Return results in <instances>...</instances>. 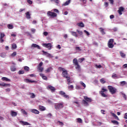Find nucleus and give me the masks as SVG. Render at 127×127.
<instances>
[{
	"instance_id": "57",
	"label": "nucleus",
	"mask_w": 127,
	"mask_h": 127,
	"mask_svg": "<svg viewBox=\"0 0 127 127\" xmlns=\"http://www.w3.org/2000/svg\"><path fill=\"white\" fill-rule=\"evenodd\" d=\"M109 1H110V3H111V4H114V0H109Z\"/></svg>"
},
{
	"instance_id": "4",
	"label": "nucleus",
	"mask_w": 127,
	"mask_h": 127,
	"mask_svg": "<svg viewBox=\"0 0 127 127\" xmlns=\"http://www.w3.org/2000/svg\"><path fill=\"white\" fill-rule=\"evenodd\" d=\"M64 108V103L60 102L55 104V108L57 111H60Z\"/></svg>"
},
{
	"instance_id": "62",
	"label": "nucleus",
	"mask_w": 127,
	"mask_h": 127,
	"mask_svg": "<svg viewBox=\"0 0 127 127\" xmlns=\"http://www.w3.org/2000/svg\"><path fill=\"white\" fill-rule=\"evenodd\" d=\"M124 119H125V120H127V113L125 114Z\"/></svg>"
},
{
	"instance_id": "17",
	"label": "nucleus",
	"mask_w": 127,
	"mask_h": 127,
	"mask_svg": "<svg viewBox=\"0 0 127 127\" xmlns=\"http://www.w3.org/2000/svg\"><path fill=\"white\" fill-rule=\"evenodd\" d=\"M32 47H34V48H37V49H41L40 46L36 44H32Z\"/></svg>"
},
{
	"instance_id": "22",
	"label": "nucleus",
	"mask_w": 127,
	"mask_h": 127,
	"mask_svg": "<svg viewBox=\"0 0 127 127\" xmlns=\"http://www.w3.org/2000/svg\"><path fill=\"white\" fill-rule=\"evenodd\" d=\"M26 17L27 19H30L31 18V17L30 16V14L29 13V12H27L26 13Z\"/></svg>"
},
{
	"instance_id": "21",
	"label": "nucleus",
	"mask_w": 127,
	"mask_h": 127,
	"mask_svg": "<svg viewBox=\"0 0 127 127\" xmlns=\"http://www.w3.org/2000/svg\"><path fill=\"white\" fill-rule=\"evenodd\" d=\"M2 81H6V82H10V79H8L7 77H3L1 78Z\"/></svg>"
},
{
	"instance_id": "47",
	"label": "nucleus",
	"mask_w": 127,
	"mask_h": 127,
	"mask_svg": "<svg viewBox=\"0 0 127 127\" xmlns=\"http://www.w3.org/2000/svg\"><path fill=\"white\" fill-rule=\"evenodd\" d=\"M16 44H13L12 45V48H13V49H16Z\"/></svg>"
},
{
	"instance_id": "41",
	"label": "nucleus",
	"mask_w": 127,
	"mask_h": 127,
	"mask_svg": "<svg viewBox=\"0 0 127 127\" xmlns=\"http://www.w3.org/2000/svg\"><path fill=\"white\" fill-rule=\"evenodd\" d=\"M44 68L42 67H38V70H39V72H42L44 70Z\"/></svg>"
},
{
	"instance_id": "31",
	"label": "nucleus",
	"mask_w": 127,
	"mask_h": 127,
	"mask_svg": "<svg viewBox=\"0 0 127 127\" xmlns=\"http://www.w3.org/2000/svg\"><path fill=\"white\" fill-rule=\"evenodd\" d=\"M29 95H31L30 98L32 99H34V98H35V94H34L33 93H30Z\"/></svg>"
},
{
	"instance_id": "56",
	"label": "nucleus",
	"mask_w": 127,
	"mask_h": 127,
	"mask_svg": "<svg viewBox=\"0 0 127 127\" xmlns=\"http://www.w3.org/2000/svg\"><path fill=\"white\" fill-rule=\"evenodd\" d=\"M4 87H10V84H9V83H5Z\"/></svg>"
},
{
	"instance_id": "28",
	"label": "nucleus",
	"mask_w": 127,
	"mask_h": 127,
	"mask_svg": "<svg viewBox=\"0 0 127 127\" xmlns=\"http://www.w3.org/2000/svg\"><path fill=\"white\" fill-rule=\"evenodd\" d=\"M7 28L8 29H12L13 28V25L10 24H8L7 25Z\"/></svg>"
},
{
	"instance_id": "49",
	"label": "nucleus",
	"mask_w": 127,
	"mask_h": 127,
	"mask_svg": "<svg viewBox=\"0 0 127 127\" xmlns=\"http://www.w3.org/2000/svg\"><path fill=\"white\" fill-rule=\"evenodd\" d=\"M47 57H51V58H53V56L51 55V54L48 53L46 55Z\"/></svg>"
},
{
	"instance_id": "33",
	"label": "nucleus",
	"mask_w": 127,
	"mask_h": 127,
	"mask_svg": "<svg viewBox=\"0 0 127 127\" xmlns=\"http://www.w3.org/2000/svg\"><path fill=\"white\" fill-rule=\"evenodd\" d=\"M111 123H112V124H114L115 125H117V126H119V122H118L117 121H111Z\"/></svg>"
},
{
	"instance_id": "10",
	"label": "nucleus",
	"mask_w": 127,
	"mask_h": 127,
	"mask_svg": "<svg viewBox=\"0 0 127 127\" xmlns=\"http://www.w3.org/2000/svg\"><path fill=\"white\" fill-rule=\"evenodd\" d=\"M59 94L61 95V96H63L64 98H65V99H69V95L66 94L64 91H61L59 92Z\"/></svg>"
},
{
	"instance_id": "44",
	"label": "nucleus",
	"mask_w": 127,
	"mask_h": 127,
	"mask_svg": "<svg viewBox=\"0 0 127 127\" xmlns=\"http://www.w3.org/2000/svg\"><path fill=\"white\" fill-rule=\"evenodd\" d=\"M5 36V34L4 33H0V38H3Z\"/></svg>"
},
{
	"instance_id": "42",
	"label": "nucleus",
	"mask_w": 127,
	"mask_h": 127,
	"mask_svg": "<svg viewBox=\"0 0 127 127\" xmlns=\"http://www.w3.org/2000/svg\"><path fill=\"white\" fill-rule=\"evenodd\" d=\"M21 112H22V113L23 114V115H27V112H26V111H25V110H24V109H22Z\"/></svg>"
},
{
	"instance_id": "2",
	"label": "nucleus",
	"mask_w": 127,
	"mask_h": 127,
	"mask_svg": "<svg viewBox=\"0 0 127 127\" xmlns=\"http://www.w3.org/2000/svg\"><path fill=\"white\" fill-rule=\"evenodd\" d=\"M83 98L84 99L82 100V103L84 105V106L88 107V106H89V103H91L92 102V99L88 97L87 96H84Z\"/></svg>"
},
{
	"instance_id": "9",
	"label": "nucleus",
	"mask_w": 127,
	"mask_h": 127,
	"mask_svg": "<svg viewBox=\"0 0 127 127\" xmlns=\"http://www.w3.org/2000/svg\"><path fill=\"white\" fill-rule=\"evenodd\" d=\"M42 46L48 48L49 50H51V48H52V45L51 44V43L43 44Z\"/></svg>"
},
{
	"instance_id": "19",
	"label": "nucleus",
	"mask_w": 127,
	"mask_h": 127,
	"mask_svg": "<svg viewBox=\"0 0 127 127\" xmlns=\"http://www.w3.org/2000/svg\"><path fill=\"white\" fill-rule=\"evenodd\" d=\"M99 29L100 30V32L102 33V35H105V34H106V32H105L104 28L100 27Z\"/></svg>"
},
{
	"instance_id": "15",
	"label": "nucleus",
	"mask_w": 127,
	"mask_h": 127,
	"mask_svg": "<svg viewBox=\"0 0 127 127\" xmlns=\"http://www.w3.org/2000/svg\"><path fill=\"white\" fill-rule=\"evenodd\" d=\"M25 82H26V83H37V81L35 80H30V79L28 78L25 79Z\"/></svg>"
},
{
	"instance_id": "46",
	"label": "nucleus",
	"mask_w": 127,
	"mask_h": 127,
	"mask_svg": "<svg viewBox=\"0 0 127 127\" xmlns=\"http://www.w3.org/2000/svg\"><path fill=\"white\" fill-rule=\"evenodd\" d=\"M122 95L123 96V97L125 99V100H127V95H126V94L122 93Z\"/></svg>"
},
{
	"instance_id": "23",
	"label": "nucleus",
	"mask_w": 127,
	"mask_h": 127,
	"mask_svg": "<svg viewBox=\"0 0 127 127\" xmlns=\"http://www.w3.org/2000/svg\"><path fill=\"white\" fill-rule=\"evenodd\" d=\"M77 25H78V26H79V27H84V23H83V22L77 23Z\"/></svg>"
},
{
	"instance_id": "11",
	"label": "nucleus",
	"mask_w": 127,
	"mask_h": 127,
	"mask_svg": "<svg viewBox=\"0 0 127 127\" xmlns=\"http://www.w3.org/2000/svg\"><path fill=\"white\" fill-rule=\"evenodd\" d=\"M117 11L119 15H122V14H123V12L125 11V8L123 6H121L119 8V9Z\"/></svg>"
},
{
	"instance_id": "25",
	"label": "nucleus",
	"mask_w": 127,
	"mask_h": 127,
	"mask_svg": "<svg viewBox=\"0 0 127 127\" xmlns=\"http://www.w3.org/2000/svg\"><path fill=\"white\" fill-rule=\"evenodd\" d=\"M70 33L73 36H75V37H78V35L77 34V32H74V31H71Z\"/></svg>"
},
{
	"instance_id": "12",
	"label": "nucleus",
	"mask_w": 127,
	"mask_h": 127,
	"mask_svg": "<svg viewBox=\"0 0 127 127\" xmlns=\"http://www.w3.org/2000/svg\"><path fill=\"white\" fill-rule=\"evenodd\" d=\"M47 89L49 90H50V91L52 92V93H54L55 91H56V88L55 87L51 86V85H48L47 86Z\"/></svg>"
},
{
	"instance_id": "58",
	"label": "nucleus",
	"mask_w": 127,
	"mask_h": 127,
	"mask_svg": "<svg viewBox=\"0 0 127 127\" xmlns=\"http://www.w3.org/2000/svg\"><path fill=\"white\" fill-rule=\"evenodd\" d=\"M4 85H5L4 82H2V83L0 82V86H1V87H4Z\"/></svg>"
},
{
	"instance_id": "20",
	"label": "nucleus",
	"mask_w": 127,
	"mask_h": 127,
	"mask_svg": "<svg viewBox=\"0 0 127 127\" xmlns=\"http://www.w3.org/2000/svg\"><path fill=\"white\" fill-rule=\"evenodd\" d=\"M11 116L12 117H16L17 116V113L13 111H11Z\"/></svg>"
},
{
	"instance_id": "6",
	"label": "nucleus",
	"mask_w": 127,
	"mask_h": 127,
	"mask_svg": "<svg viewBox=\"0 0 127 127\" xmlns=\"http://www.w3.org/2000/svg\"><path fill=\"white\" fill-rule=\"evenodd\" d=\"M107 91H108L107 89L105 88V87H102L101 88V91L99 92V93L100 94V95H101L102 97H103V98H107V97H108V95H107L104 93L105 92H107Z\"/></svg>"
},
{
	"instance_id": "35",
	"label": "nucleus",
	"mask_w": 127,
	"mask_h": 127,
	"mask_svg": "<svg viewBox=\"0 0 127 127\" xmlns=\"http://www.w3.org/2000/svg\"><path fill=\"white\" fill-rule=\"evenodd\" d=\"M67 88L68 90H73V89H74V86H73V85H68Z\"/></svg>"
},
{
	"instance_id": "53",
	"label": "nucleus",
	"mask_w": 127,
	"mask_h": 127,
	"mask_svg": "<svg viewBox=\"0 0 127 127\" xmlns=\"http://www.w3.org/2000/svg\"><path fill=\"white\" fill-rule=\"evenodd\" d=\"M104 5L105 7H108V6H109V3H108L107 2H105Z\"/></svg>"
},
{
	"instance_id": "5",
	"label": "nucleus",
	"mask_w": 127,
	"mask_h": 127,
	"mask_svg": "<svg viewBox=\"0 0 127 127\" xmlns=\"http://www.w3.org/2000/svg\"><path fill=\"white\" fill-rule=\"evenodd\" d=\"M108 89L110 93H111V94H112V95H114V94H116V93H117V92H118V89L117 88H116V87H113L112 85L108 86Z\"/></svg>"
},
{
	"instance_id": "38",
	"label": "nucleus",
	"mask_w": 127,
	"mask_h": 127,
	"mask_svg": "<svg viewBox=\"0 0 127 127\" xmlns=\"http://www.w3.org/2000/svg\"><path fill=\"white\" fill-rule=\"evenodd\" d=\"M84 60L85 58H80L78 59V61L80 63H82V62H83V61H84Z\"/></svg>"
},
{
	"instance_id": "24",
	"label": "nucleus",
	"mask_w": 127,
	"mask_h": 127,
	"mask_svg": "<svg viewBox=\"0 0 127 127\" xmlns=\"http://www.w3.org/2000/svg\"><path fill=\"white\" fill-rule=\"evenodd\" d=\"M120 56H121V57H122V58H126V54L123 53V52L122 51H120Z\"/></svg>"
},
{
	"instance_id": "29",
	"label": "nucleus",
	"mask_w": 127,
	"mask_h": 127,
	"mask_svg": "<svg viewBox=\"0 0 127 127\" xmlns=\"http://www.w3.org/2000/svg\"><path fill=\"white\" fill-rule=\"evenodd\" d=\"M112 78H116V79H119V76H118L117 74L114 73L112 75Z\"/></svg>"
},
{
	"instance_id": "30",
	"label": "nucleus",
	"mask_w": 127,
	"mask_h": 127,
	"mask_svg": "<svg viewBox=\"0 0 127 127\" xmlns=\"http://www.w3.org/2000/svg\"><path fill=\"white\" fill-rule=\"evenodd\" d=\"M127 83L126 81H121L120 82V85L121 86H125V85H127Z\"/></svg>"
},
{
	"instance_id": "39",
	"label": "nucleus",
	"mask_w": 127,
	"mask_h": 127,
	"mask_svg": "<svg viewBox=\"0 0 127 127\" xmlns=\"http://www.w3.org/2000/svg\"><path fill=\"white\" fill-rule=\"evenodd\" d=\"M77 123H79V124H82L83 123V121H82V119L81 118H77Z\"/></svg>"
},
{
	"instance_id": "26",
	"label": "nucleus",
	"mask_w": 127,
	"mask_h": 127,
	"mask_svg": "<svg viewBox=\"0 0 127 127\" xmlns=\"http://www.w3.org/2000/svg\"><path fill=\"white\" fill-rule=\"evenodd\" d=\"M70 2H71V1L67 0L64 4H63V5H64V6H66V5H68V4H70Z\"/></svg>"
},
{
	"instance_id": "43",
	"label": "nucleus",
	"mask_w": 127,
	"mask_h": 127,
	"mask_svg": "<svg viewBox=\"0 0 127 127\" xmlns=\"http://www.w3.org/2000/svg\"><path fill=\"white\" fill-rule=\"evenodd\" d=\"M51 70H52V67H49L48 69H47L46 70V71L47 72L49 73V72H50V71H51Z\"/></svg>"
},
{
	"instance_id": "54",
	"label": "nucleus",
	"mask_w": 127,
	"mask_h": 127,
	"mask_svg": "<svg viewBox=\"0 0 127 127\" xmlns=\"http://www.w3.org/2000/svg\"><path fill=\"white\" fill-rule=\"evenodd\" d=\"M27 1L29 4H32V1L31 0H27Z\"/></svg>"
},
{
	"instance_id": "3",
	"label": "nucleus",
	"mask_w": 127,
	"mask_h": 127,
	"mask_svg": "<svg viewBox=\"0 0 127 127\" xmlns=\"http://www.w3.org/2000/svg\"><path fill=\"white\" fill-rule=\"evenodd\" d=\"M73 64L75 66V69L78 71L80 72L81 71V66L80 64H79V63H78V60L77 59L75 58L72 61Z\"/></svg>"
},
{
	"instance_id": "63",
	"label": "nucleus",
	"mask_w": 127,
	"mask_h": 127,
	"mask_svg": "<svg viewBox=\"0 0 127 127\" xmlns=\"http://www.w3.org/2000/svg\"><path fill=\"white\" fill-rule=\"evenodd\" d=\"M42 65H43V63L41 62V63H40V64H39L38 67H41V66H42Z\"/></svg>"
},
{
	"instance_id": "14",
	"label": "nucleus",
	"mask_w": 127,
	"mask_h": 127,
	"mask_svg": "<svg viewBox=\"0 0 127 127\" xmlns=\"http://www.w3.org/2000/svg\"><path fill=\"white\" fill-rule=\"evenodd\" d=\"M40 76L42 77L43 80H45V81H47V80H48V78H47V76L44 75V74L43 73H40Z\"/></svg>"
},
{
	"instance_id": "59",
	"label": "nucleus",
	"mask_w": 127,
	"mask_h": 127,
	"mask_svg": "<svg viewBox=\"0 0 127 127\" xmlns=\"http://www.w3.org/2000/svg\"><path fill=\"white\" fill-rule=\"evenodd\" d=\"M29 76L30 77H34L35 78H36V75L35 74H30Z\"/></svg>"
},
{
	"instance_id": "16",
	"label": "nucleus",
	"mask_w": 127,
	"mask_h": 127,
	"mask_svg": "<svg viewBox=\"0 0 127 127\" xmlns=\"http://www.w3.org/2000/svg\"><path fill=\"white\" fill-rule=\"evenodd\" d=\"M31 113H32L33 114H35L36 115H38V114H39V111L36 109H32L31 110Z\"/></svg>"
},
{
	"instance_id": "27",
	"label": "nucleus",
	"mask_w": 127,
	"mask_h": 127,
	"mask_svg": "<svg viewBox=\"0 0 127 127\" xmlns=\"http://www.w3.org/2000/svg\"><path fill=\"white\" fill-rule=\"evenodd\" d=\"M75 49L77 52H80L82 51V49H81V48L79 47H75Z\"/></svg>"
},
{
	"instance_id": "32",
	"label": "nucleus",
	"mask_w": 127,
	"mask_h": 127,
	"mask_svg": "<svg viewBox=\"0 0 127 127\" xmlns=\"http://www.w3.org/2000/svg\"><path fill=\"white\" fill-rule=\"evenodd\" d=\"M80 84L83 87V89H85L86 88V84L83 82V81H80Z\"/></svg>"
},
{
	"instance_id": "13",
	"label": "nucleus",
	"mask_w": 127,
	"mask_h": 127,
	"mask_svg": "<svg viewBox=\"0 0 127 127\" xmlns=\"http://www.w3.org/2000/svg\"><path fill=\"white\" fill-rule=\"evenodd\" d=\"M19 123L22 125V126H31V124L28 123L27 122L20 121Z\"/></svg>"
},
{
	"instance_id": "45",
	"label": "nucleus",
	"mask_w": 127,
	"mask_h": 127,
	"mask_svg": "<svg viewBox=\"0 0 127 127\" xmlns=\"http://www.w3.org/2000/svg\"><path fill=\"white\" fill-rule=\"evenodd\" d=\"M77 32H78V34L80 35H82L83 34V32L82 31H80L79 30H76Z\"/></svg>"
},
{
	"instance_id": "18",
	"label": "nucleus",
	"mask_w": 127,
	"mask_h": 127,
	"mask_svg": "<svg viewBox=\"0 0 127 127\" xmlns=\"http://www.w3.org/2000/svg\"><path fill=\"white\" fill-rule=\"evenodd\" d=\"M39 108L40 111H41L42 112H43L44 111H45L46 110V108H45L44 106H42L41 105H39Z\"/></svg>"
},
{
	"instance_id": "64",
	"label": "nucleus",
	"mask_w": 127,
	"mask_h": 127,
	"mask_svg": "<svg viewBox=\"0 0 127 127\" xmlns=\"http://www.w3.org/2000/svg\"><path fill=\"white\" fill-rule=\"evenodd\" d=\"M123 68H127V64H125L123 65Z\"/></svg>"
},
{
	"instance_id": "1",
	"label": "nucleus",
	"mask_w": 127,
	"mask_h": 127,
	"mask_svg": "<svg viewBox=\"0 0 127 127\" xmlns=\"http://www.w3.org/2000/svg\"><path fill=\"white\" fill-rule=\"evenodd\" d=\"M62 75L63 77L66 79L67 85H70V84L72 83L70 76L68 75V71H67L66 69H64V71H63Z\"/></svg>"
},
{
	"instance_id": "34",
	"label": "nucleus",
	"mask_w": 127,
	"mask_h": 127,
	"mask_svg": "<svg viewBox=\"0 0 127 127\" xmlns=\"http://www.w3.org/2000/svg\"><path fill=\"white\" fill-rule=\"evenodd\" d=\"M100 82L101 83V84H105V83H106V81L105 80L104 78L100 79Z\"/></svg>"
},
{
	"instance_id": "8",
	"label": "nucleus",
	"mask_w": 127,
	"mask_h": 127,
	"mask_svg": "<svg viewBox=\"0 0 127 127\" xmlns=\"http://www.w3.org/2000/svg\"><path fill=\"white\" fill-rule=\"evenodd\" d=\"M47 15L48 16H50V17H56L57 16V14L55 12H52L50 11L47 12Z\"/></svg>"
},
{
	"instance_id": "40",
	"label": "nucleus",
	"mask_w": 127,
	"mask_h": 127,
	"mask_svg": "<svg viewBox=\"0 0 127 127\" xmlns=\"http://www.w3.org/2000/svg\"><path fill=\"white\" fill-rule=\"evenodd\" d=\"M24 69L25 71H26V72H28V71H29V67L27 66H25Z\"/></svg>"
},
{
	"instance_id": "36",
	"label": "nucleus",
	"mask_w": 127,
	"mask_h": 127,
	"mask_svg": "<svg viewBox=\"0 0 127 127\" xmlns=\"http://www.w3.org/2000/svg\"><path fill=\"white\" fill-rule=\"evenodd\" d=\"M11 71H12V72H14L15 70H16V68H15V66H12L10 67Z\"/></svg>"
},
{
	"instance_id": "48",
	"label": "nucleus",
	"mask_w": 127,
	"mask_h": 127,
	"mask_svg": "<svg viewBox=\"0 0 127 127\" xmlns=\"http://www.w3.org/2000/svg\"><path fill=\"white\" fill-rule=\"evenodd\" d=\"M18 74H19V75H21V74H24V71H23V70H19L18 72Z\"/></svg>"
},
{
	"instance_id": "37",
	"label": "nucleus",
	"mask_w": 127,
	"mask_h": 127,
	"mask_svg": "<svg viewBox=\"0 0 127 127\" xmlns=\"http://www.w3.org/2000/svg\"><path fill=\"white\" fill-rule=\"evenodd\" d=\"M58 70H59V71H60V72H62V71H63V72L65 69V68H64L63 67H59L58 68Z\"/></svg>"
},
{
	"instance_id": "51",
	"label": "nucleus",
	"mask_w": 127,
	"mask_h": 127,
	"mask_svg": "<svg viewBox=\"0 0 127 127\" xmlns=\"http://www.w3.org/2000/svg\"><path fill=\"white\" fill-rule=\"evenodd\" d=\"M31 31L32 32V33H35V32L36 31V29L34 28L31 29Z\"/></svg>"
},
{
	"instance_id": "55",
	"label": "nucleus",
	"mask_w": 127,
	"mask_h": 127,
	"mask_svg": "<svg viewBox=\"0 0 127 127\" xmlns=\"http://www.w3.org/2000/svg\"><path fill=\"white\" fill-rule=\"evenodd\" d=\"M16 52H13L12 54H11V56L12 57H14V56H16Z\"/></svg>"
},
{
	"instance_id": "50",
	"label": "nucleus",
	"mask_w": 127,
	"mask_h": 127,
	"mask_svg": "<svg viewBox=\"0 0 127 127\" xmlns=\"http://www.w3.org/2000/svg\"><path fill=\"white\" fill-rule=\"evenodd\" d=\"M75 89H76V90H80L82 88H81V86H80V85H76L75 87Z\"/></svg>"
},
{
	"instance_id": "61",
	"label": "nucleus",
	"mask_w": 127,
	"mask_h": 127,
	"mask_svg": "<svg viewBox=\"0 0 127 127\" xmlns=\"http://www.w3.org/2000/svg\"><path fill=\"white\" fill-rule=\"evenodd\" d=\"M44 35L45 36H47L48 35V32H44V33H43Z\"/></svg>"
},
{
	"instance_id": "60",
	"label": "nucleus",
	"mask_w": 127,
	"mask_h": 127,
	"mask_svg": "<svg viewBox=\"0 0 127 127\" xmlns=\"http://www.w3.org/2000/svg\"><path fill=\"white\" fill-rule=\"evenodd\" d=\"M113 31H114L115 32H116V31H118V28L117 27H115L113 29Z\"/></svg>"
},
{
	"instance_id": "52",
	"label": "nucleus",
	"mask_w": 127,
	"mask_h": 127,
	"mask_svg": "<svg viewBox=\"0 0 127 127\" xmlns=\"http://www.w3.org/2000/svg\"><path fill=\"white\" fill-rule=\"evenodd\" d=\"M84 32H85V33H86V34L87 35V36H89V35H90V33H89V32L87 31V30H85L84 31Z\"/></svg>"
},
{
	"instance_id": "7",
	"label": "nucleus",
	"mask_w": 127,
	"mask_h": 127,
	"mask_svg": "<svg viewBox=\"0 0 127 127\" xmlns=\"http://www.w3.org/2000/svg\"><path fill=\"white\" fill-rule=\"evenodd\" d=\"M108 47L109 48H114V39L109 40L108 43Z\"/></svg>"
}]
</instances>
